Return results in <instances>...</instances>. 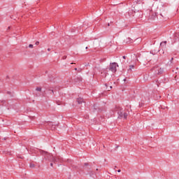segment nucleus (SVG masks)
I'll return each instance as SVG.
<instances>
[{"instance_id": "obj_1", "label": "nucleus", "mask_w": 179, "mask_h": 179, "mask_svg": "<svg viewBox=\"0 0 179 179\" xmlns=\"http://www.w3.org/2000/svg\"><path fill=\"white\" fill-rule=\"evenodd\" d=\"M116 111L118 115V118H124V120H127V117H128V114H129V112H125L124 108L121 107H117Z\"/></svg>"}, {"instance_id": "obj_2", "label": "nucleus", "mask_w": 179, "mask_h": 179, "mask_svg": "<svg viewBox=\"0 0 179 179\" xmlns=\"http://www.w3.org/2000/svg\"><path fill=\"white\" fill-rule=\"evenodd\" d=\"M42 154L45 156H47L48 160H52V162H61V158L59 157H53L51 154L45 152V151H43Z\"/></svg>"}, {"instance_id": "obj_3", "label": "nucleus", "mask_w": 179, "mask_h": 179, "mask_svg": "<svg viewBox=\"0 0 179 179\" xmlns=\"http://www.w3.org/2000/svg\"><path fill=\"white\" fill-rule=\"evenodd\" d=\"M117 66H118V64H117L116 62H113L110 64L109 66V70L112 72H117Z\"/></svg>"}, {"instance_id": "obj_4", "label": "nucleus", "mask_w": 179, "mask_h": 179, "mask_svg": "<svg viewBox=\"0 0 179 179\" xmlns=\"http://www.w3.org/2000/svg\"><path fill=\"white\" fill-rule=\"evenodd\" d=\"M77 101L78 104H82V103H83V99L82 98H80L77 99Z\"/></svg>"}, {"instance_id": "obj_5", "label": "nucleus", "mask_w": 179, "mask_h": 179, "mask_svg": "<svg viewBox=\"0 0 179 179\" xmlns=\"http://www.w3.org/2000/svg\"><path fill=\"white\" fill-rule=\"evenodd\" d=\"M134 65H131L129 66V69H128V72H131L132 69H134Z\"/></svg>"}, {"instance_id": "obj_6", "label": "nucleus", "mask_w": 179, "mask_h": 179, "mask_svg": "<svg viewBox=\"0 0 179 179\" xmlns=\"http://www.w3.org/2000/svg\"><path fill=\"white\" fill-rule=\"evenodd\" d=\"M36 92H41V87H37L36 88Z\"/></svg>"}, {"instance_id": "obj_7", "label": "nucleus", "mask_w": 179, "mask_h": 179, "mask_svg": "<svg viewBox=\"0 0 179 179\" xmlns=\"http://www.w3.org/2000/svg\"><path fill=\"white\" fill-rule=\"evenodd\" d=\"M161 73H163V69H160L159 71H158V75H160Z\"/></svg>"}, {"instance_id": "obj_8", "label": "nucleus", "mask_w": 179, "mask_h": 179, "mask_svg": "<svg viewBox=\"0 0 179 179\" xmlns=\"http://www.w3.org/2000/svg\"><path fill=\"white\" fill-rule=\"evenodd\" d=\"M29 167H31V169H34V164H30Z\"/></svg>"}, {"instance_id": "obj_9", "label": "nucleus", "mask_w": 179, "mask_h": 179, "mask_svg": "<svg viewBox=\"0 0 179 179\" xmlns=\"http://www.w3.org/2000/svg\"><path fill=\"white\" fill-rule=\"evenodd\" d=\"M33 47H34V46H33L32 44H29V48H33Z\"/></svg>"}, {"instance_id": "obj_10", "label": "nucleus", "mask_w": 179, "mask_h": 179, "mask_svg": "<svg viewBox=\"0 0 179 179\" xmlns=\"http://www.w3.org/2000/svg\"><path fill=\"white\" fill-rule=\"evenodd\" d=\"M35 44H36V45H38L40 44V42L36 41V42L35 43Z\"/></svg>"}, {"instance_id": "obj_11", "label": "nucleus", "mask_w": 179, "mask_h": 179, "mask_svg": "<svg viewBox=\"0 0 179 179\" xmlns=\"http://www.w3.org/2000/svg\"><path fill=\"white\" fill-rule=\"evenodd\" d=\"M50 92H51V93H52V94H54V90H50Z\"/></svg>"}, {"instance_id": "obj_12", "label": "nucleus", "mask_w": 179, "mask_h": 179, "mask_svg": "<svg viewBox=\"0 0 179 179\" xmlns=\"http://www.w3.org/2000/svg\"><path fill=\"white\" fill-rule=\"evenodd\" d=\"M63 59H66V56H64Z\"/></svg>"}, {"instance_id": "obj_13", "label": "nucleus", "mask_w": 179, "mask_h": 179, "mask_svg": "<svg viewBox=\"0 0 179 179\" xmlns=\"http://www.w3.org/2000/svg\"><path fill=\"white\" fill-rule=\"evenodd\" d=\"M117 173H121V170L120 169L117 170Z\"/></svg>"}, {"instance_id": "obj_14", "label": "nucleus", "mask_w": 179, "mask_h": 179, "mask_svg": "<svg viewBox=\"0 0 179 179\" xmlns=\"http://www.w3.org/2000/svg\"><path fill=\"white\" fill-rule=\"evenodd\" d=\"M48 51H51V49H50V48H48Z\"/></svg>"}, {"instance_id": "obj_15", "label": "nucleus", "mask_w": 179, "mask_h": 179, "mask_svg": "<svg viewBox=\"0 0 179 179\" xmlns=\"http://www.w3.org/2000/svg\"><path fill=\"white\" fill-rule=\"evenodd\" d=\"M50 166H51V167H52V166H53V164H52V163H51V164H50Z\"/></svg>"}, {"instance_id": "obj_16", "label": "nucleus", "mask_w": 179, "mask_h": 179, "mask_svg": "<svg viewBox=\"0 0 179 179\" xmlns=\"http://www.w3.org/2000/svg\"><path fill=\"white\" fill-rule=\"evenodd\" d=\"M127 40H129V41H131V38H127Z\"/></svg>"}, {"instance_id": "obj_17", "label": "nucleus", "mask_w": 179, "mask_h": 179, "mask_svg": "<svg viewBox=\"0 0 179 179\" xmlns=\"http://www.w3.org/2000/svg\"><path fill=\"white\" fill-rule=\"evenodd\" d=\"M125 58H127L125 56H123V59H125Z\"/></svg>"}, {"instance_id": "obj_18", "label": "nucleus", "mask_w": 179, "mask_h": 179, "mask_svg": "<svg viewBox=\"0 0 179 179\" xmlns=\"http://www.w3.org/2000/svg\"><path fill=\"white\" fill-rule=\"evenodd\" d=\"M173 59H174V58L172 57V58L171 59V62L173 61Z\"/></svg>"}, {"instance_id": "obj_19", "label": "nucleus", "mask_w": 179, "mask_h": 179, "mask_svg": "<svg viewBox=\"0 0 179 179\" xmlns=\"http://www.w3.org/2000/svg\"><path fill=\"white\" fill-rule=\"evenodd\" d=\"M164 44H166V43H167L166 41H165V42H164Z\"/></svg>"}, {"instance_id": "obj_20", "label": "nucleus", "mask_w": 179, "mask_h": 179, "mask_svg": "<svg viewBox=\"0 0 179 179\" xmlns=\"http://www.w3.org/2000/svg\"><path fill=\"white\" fill-rule=\"evenodd\" d=\"M85 48H86V50H87V47H86Z\"/></svg>"}, {"instance_id": "obj_21", "label": "nucleus", "mask_w": 179, "mask_h": 179, "mask_svg": "<svg viewBox=\"0 0 179 179\" xmlns=\"http://www.w3.org/2000/svg\"><path fill=\"white\" fill-rule=\"evenodd\" d=\"M110 87V89H112L113 87Z\"/></svg>"}]
</instances>
